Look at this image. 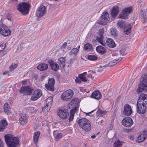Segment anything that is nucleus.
Here are the masks:
<instances>
[{"mask_svg": "<svg viewBox=\"0 0 147 147\" xmlns=\"http://www.w3.org/2000/svg\"><path fill=\"white\" fill-rule=\"evenodd\" d=\"M104 32L103 29L99 30L98 32V36L96 38V40L102 45H105V43L103 41L104 40L103 34Z\"/></svg>", "mask_w": 147, "mask_h": 147, "instance_id": "f8f14e48", "label": "nucleus"}, {"mask_svg": "<svg viewBox=\"0 0 147 147\" xmlns=\"http://www.w3.org/2000/svg\"><path fill=\"white\" fill-rule=\"evenodd\" d=\"M122 58L123 57L121 58H120V60H119V59H118L116 60L115 59L112 61H110L108 64V66L109 67H111L113 66V65H115L116 64H117V63L119 62L122 59Z\"/></svg>", "mask_w": 147, "mask_h": 147, "instance_id": "72a5a7b5", "label": "nucleus"}, {"mask_svg": "<svg viewBox=\"0 0 147 147\" xmlns=\"http://www.w3.org/2000/svg\"><path fill=\"white\" fill-rule=\"evenodd\" d=\"M111 34L114 37H115L117 36L116 30L115 28H112L111 30Z\"/></svg>", "mask_w": 147, "mask_h": 147, "instance_id": "79ce46f5", "label": "nucleus"}, {"mask_svg": "<svg viewBox=\"0 0 147 147\" xmlns=\"http://www.w3.org/2000/svg\"><path fill=\"white\" fill-rule=\"evenodd\" d=\"M119 12V8L118 6L114 7L111 10V14L113 18L117 16Z\"/></svg>", "mask_w": 147, "mask_h": 147, "instance_id": "bb28decb", "label": "nucleus"}, {"mask_svg": "<svg viewBox=\"0 0 147 147\" xmlns=\"http://www.w3.org/2000/svg\"><path fill=\"white\" fill-rule=\"evenodd\" d=\"M78 109V107H76L70 111V115L69 118V121H71L73 120L75 113L77 111Z\"/></svg>", "mask_w": 147, "mask_h": 147, "instance_id": "a878e982", "label": "nucleus"}, {"mask_svg": "<svg viewBox=\"0 0 147 147\" xmlns=\"http://www.w3.org/2000/svg\"><path fill=\"white\" fill-rule=\"evenodd\" d=\"M62 136V134L61 133H58L55 136V138L56 140H57L61 138Z\"/></svg>", "mask_w": 147, "mask_h": 147, "instance_id": "09e8293b", "label": "nucleus"}, {"mask_svg": "<svg viewBox=\"0 0 147 147\" xmlns=\"http://www.w3.org/2000/svg\"><path fill=\"white\" fill-rule=\"evenodd\" d=\"M67 45V43L66 42H64L61 46V48L62 49H64L65 48Z\"/></svg>", "mask_w": 147, "mask_h": 147, "instance_id": "3c124183", "label": "nucleus"}, {"mask_svg": "<svg viewBox=\"0 0 147 147\" xmlns=\"http://www.w3.org/2000/svg\"><path fill=\"white\" fill-rule=\"evenodd\" d=\"M117 25L118 26L121 28H124L125 26L126 25L125 24V22L123 21H120L118 22L117 23Z\"/></svg>", "mask_w": 147, "mask_h": 147, "instance_id": "37998d69", "label": "nucleus"}, {"mask_svg": "<svg viewBox=\"0 0 147 147\" xmlns=\"http://www.w3.org/2000/svg\"><path fill=\"white\" fill-rule=\"evenodd\" d=\"M42 95V91L39 89L35 90L32 95L31 100L35 101L39 98Z\"/></svg>", "mask_w": 147, "mask_h": 147, "instance_id": "ddd939ff", "label": "nucleus"}, {"mask_svg": "<svg viewBox=\"0 0 147 147\" xmlns=\"http://www.w3.org/2000/svg\"><path fill=\"white\" fill-rule=\"evenodd\" d=\"M79 51V49H78V48H74L69 53V55H74L75 56H76Z\"/></svg>", "mask_w": 147, "mask_h": 147, "instance_id": "4c0bfd02", "label": "nucleus"}, {"mask_svg": "<svg viewBox=\"0 0 147 147\" xmlns=\"http://www.w3.org/2000/svg\"><path fill=\"white\" fill-rule=\"evenodd\" d=\"M59 117L63 119H66L69 116V114L67 110H59L57 112Z\"/></svg>", "mask_w": 147, "mask_h": 147, "instance_id": "a211bd4d", "label": "nucleus"}, {"mask_svg": "<svg viewBox=\"0 0 147 147\" xmlns=\"http://www.w3.org/2000/svg\"><path fill=\"white\" fill-rule=\"evenodd\" d=\"M147 111V104L138 99L137 104V111L140 114H143Z\"/></svg>", "mask_w": 147, "mask_h": 147, "instance_id": "39448f33", "label": "nucleus"}, {"mask_svg": "<svg viewBox=\"0 0 147 147\" xmlns=\"http://www.w3.org/2000/svg\"><path fill=\"white\" fill-rule=\"evenodd\" d=\"M58 61L60 62V66L62 68H64L65 66V57H61L58 59Z\"/></svg>", "mask_w": 147, "mask_h": 147, "instance_id": "c9c22d12", "label": "nucleus"}, {"mask_svg": "<svg viewBox=\"0 0 147 147\" xmlns=\"http://www.w3.org/2000/svg\"><path fill=\"white\" fill-rule=\"evenodd\" d=\"M55 83V80L53 78L49 79L48 83L45 84V87L48 90L53 91L54 90V85Z\"/></svg>", "mask_w": 147, "mask_h": 147, "instance_id": "9b49d317", "label": "nucleus"}, {"mask_svg": "<svg viewBox=\"0 0 147 147\" xmlns=\"http://www.w3.org/2000/svg\"><path fill=\"white\" fill-rule=\"evenodd\" d=\"M17 66V64L12 63L9 67V71H13L14 69L16 68Z\"/></svg>", "mask_w": 147, "mask_h": 147, "instance_id": "c03bdc74", "label": "nucleus"}, {"mask_svg": "<svg viewBox=\"0 0 147 147\" xmlns=\"http://www.w3.org/2000/svg\"><path fill=\"white\" fill-rule=\"evenodd\" d=\"M133 123V121L129 117H126L122 121V124L124 126L129 127H130Z\"/></svg>", "mask_w": 147, "mask_h": 147, "instance_id": "2eb2a0df", "label": "nucleus"}, {"mask_svg": "<svg viewBox=\"0 0 147 147\" xmlns=\"http://www.w3.org/2000/svg\"><path fill=\"white\" fill-rule=\"evenodd\" d=\"M51 69L53 71H56L59 69V66L56 62H54L52 59H50L48 61Z\"/></svg>", "mask_w": 147, "mask_h": 147, "instance_id": "f3484780", "label": "nucleus"}, {"mask_svg": "<svg viewBox=\"0 0 147 147\" xmlns=\"http://www.w3.org/2000/svg\"><path fill=\"white\" fill-rule=\"evenodd\" d=\"M78 99L77 98H75L68 104V106L69 108L73 107L76 103Z\"/></svg>", "mask_w": 147, "mask_h": 147, "instance_id": "473e14b6", "label": "nucleus"}, {"mask_svg": "<svg viewBox=\"0 0 147 147\" xmlns=\"http://www.w3.org/2000/svg\"><path fill=\"white\" fill-rule=\"evenodd\" d=\"M51 106L46 104V106L42 108V111L45 112H48L50 109Z\"/></svg>", "mask_w": 147, "mask_h": 147, "instance_id": "ea45409f", "label": "nucleus"}, {"mask_svg": "<svg viewBox=\"0 0 147 147\" xmlns=\"http://www.w3.org/2000/svg\"><path fill=\"white\" fill-rule=\"evenodd\" d=\"M53 98L51 96L48 97L46 100V104L47 105H49L51 106L52 103L53 102Z\"/></svg>", "mask_w": 147, "mask_h": 147, "instance_id": "58836bf2", "label": "nucleus"}, {"mask_svg": "<svg viewBox=\"0 0 147 147\" xmlns=\"http://www.w3.org/2000/svg\"><path fill=\"white\" fill-rule=\"evenodd\" d=\"M91 96L93 98L99 100L101 98L102 94L99 90H96L93 92Z\"/></svg>", "mask_w": 147, "mask_h": 147, "instance_id": "4be33fe9", "label": "nucleus"}, {"mask_svg": "<svg viewBox=\"0 0 147 147\" xmlns=\"http://www.w3.org/2000/svg\"><path fill=\"white\" fill-rule=\"evenodd\" d=\"M110 125L111 127H109V128H109V130H111V129H112V128H111V125Z\"/></svg>", "mask_w": 147, "mask_h": 147, "instance_id": "680f3d73", "label": "nucleus"}, {"mask_svg": "<svg viewBox=\"0 0 147 147\" xmlns=\"http://www.w3.org/2000/svg\"><path fill=\"white\" fill-rule=\"evenodd\" d=\"M132 113V110L131 106L128 104L125 105L123 111L124 114L126 116H129Z\"/></svg>", "mask_w": 147, "mask_h": 147, "instance_id": "dca6fc26", "label": "nucleus"}, {"mask_svg": "<svg viewBox=\"0 0 147 147\" xmlns=\"http://www.w3.org/2000/svg\"><path fill=\"white\" fill-rule=\"evenodd\" d=\"M93 75L92 74H90L88 75V77L89 78L93 79V78L92 77Z\"/></svg>", "mask_w": 147, "mask_h": 147, "instance_id": "6e6d98bb", "label": "nucleus"}, {"mask_svg": "<svg viewBox=\"0 0 147 147\" xmlns=\"http://www.w3.org/2000/svg\"><path fill=\"white\" fill-rule=\"evenodd\" d=\"M0 33L4 36H8L11 34V32L5 25L3 24L0 25Z\"/></svg>", "mask_w": 147, "mask_h": 147, "instance_id": "6e6552de", "label": "nucleus"}, {"mask_svg": "<svg viewBox=\"0 0 147 147\" xmlns=\"http://www.w3.org/2000/svg\"><path fill=\"white\" fill-rule=\"evenodd\" d=\"M102 68V66H100V68L98 69L97 70V72H101L102 71V69L101 68Z\"/></svg>", "mask_w": 147, "mask_h": 147, "instance_id": "864d4df0", "label": "nucleus"}, {"mask_svg": "<svg viewBox=\"0 0 147 147\" xmlns=\"http://www.w3.org/2000/svg\"><path fill=\"white\" fill-rule=\"evenodd\" d=\"M120 54L123 55H125L126 54V53L123 50H120L119 51Z\"/></svg>", "mask_w": 147, "mask_h": 147, "instance_id": "603ef678", "label": "nucleus"}, {"mask_svg": "<svg viewBox=\"0 0 147 147\" xmlns=\"http://www.w3.org/2000/svg\"><path fill=\"white\" fill-rule=\"evenodd\" d=\"M1 60H2V59H0V62H1Z\"/></svg>", "mask_w": 147, "mask_h": 147, "instance_id": "774afa93", "label": "nucleus"}, {"mask_svg": "<svg viewBox=\"0 0 147 147\" xmlns=\"http://www.w3.org/2000/svg\"><path fill=\"white\" fill-rule=\"evenodd\" d=\"M6 45V43H3L0 45V53L4 49Z\"/></svg>", "mask_w": 147, "mask_h": 147, "instance_id": "de8ad7c7", "label": "nucleus"}, {"mask_svg": "<svg viewBox=\"0 0 147 147\" xmlns=\"http://www.w3.org/2000/svg\"><path fill=\"white\" fill-rule=\"evenodd\" d=\"M20 122L22 125H24L27 123V119L25 114H21L20 115Z\"/></svg>", "mask_w": 147, "mask_h": 147, "instance_id": "412c9836", "label": "nucleus"}, {"mask_svg": "<svg viewBox=\"0 0 147 147\" xmlns=\"http://www.w3.org/2000/svg\"><path fill=\"white\" fill-rule=\"evenodd\" d=\"M96 113L98 116L101 117L105 116L107 113V112L106 111H102L99 109Z\"/></svg>", "mask_w": 147, "mask_h": 147, "instance_id": "f704fd0d", "label": "nucleus"}, {"mask_svg": "<svg viewBox=\"0 0 147 147\" xmlns=\"http://www.w3.org/2000/svg\"><path fill=\"white\" fill-rule=\"evenodd\" d=\"M6 73H7L6 72H3V75H5L6 74Z\"/></svg>", "mask_w": 147, "mask_h": 147, "instance_id": "0e129e2a", "label": "nucleus"}, {"mask_svg": "<svg viewBox=\"0 0 147 147\" xmlns=\"http://www.w3.org/2000/svg\"><path fill=\"white\" fill-rule=\"evenodd\" d=\"M5 142L8 147H16L19 144V139L17 137H15L11 134L4 136Z\"/></svg>", "mask_w": 147, "mask_h": 147, "instance_id": "f257e3e1", "label": "nucleus"}, {"mask_svg": "<svg viewBox=\"0 0 147 147\" xmlns=\"http://www.w3.org/2000/svg\"><path fill=\"white\" fill-rule=\"evenodd\" d=\"M22 84L23 85H25L27 84V81L25 80L22 82Z\"/></svg>", "mask_w": 147, "mask_h": 147, "instance_id": "4d7b16f0", "label": "nucleus"}, {"mask_svg": "<svg viewBox=\"0 0 147 147\" xmlns=\"http://www.w3.org/2000/svg\"><path fill=\"white\" fill-rule=\"evenodd\" d=\"M105 44V45H102L103 46H105L107 45L111 48H113L115 47V44L114 40L111 38H107L106 40H104L103 41Z\"/></svg>", "mask_w": 147, "mask_h": 147, "instance_id": "6ab92c4d", "label": "nucleus"}, {"mask_svg": "<svg viewBox=\"0 0 147 147\" xmlns=\"http://www.w3.org/2000/svg\"><path fill=\"white\" fill-rule=\"evenodd\" d=\"M131 26L130 24H126L124 28L125 33L126 34H129L131 32Z\"/></svg>", "mask_w": 147, "mask_h": 147, "instance_id": "c85d7f7f", "label": "nucleus"}, {"mask_svg": "<svg viewBox=\"0 0 147 147\" xmlns=\"http://www.w3.org/2000/svg\"><path fill=\"white\" fill-rule=\"evenodd\" d=\"M40 132L39 131H37L34 133L33 142L35 144L38 142V140L40 135Z\"/></svg>", "mask_w": 147, "mask_h": 147, "instance_id": "c756f323", "label": "nucleus"}, {"mask_svg": "<svg viewBox=\"0 0 147 147\" xmlns=\"http://www.w3.org/2000/svg\"><path fill=\"white\" fill-rule=\"evenodd\" d=\"M3 141L0 138V147H3Z\"/></svg>", "mask_w": 147, "mask_h": 147, "instance_id": "5fc2aeb1", "label": "nucleus"}, {"mask_svg": "<svg viewBox=\"0 0 147 147\" xmlns=\"http://www.w3.org/2000/svg\"><path fill=\"white\" fill-rule=\"evenodd\" d=\"M132 11V8L131 7L125 8L122 10L121 13L119 15L118 18L122 19H127L128 14L131 13Z\"/></svg>", "mask_w": 147, "mask_h": 147, "instance_id": "0eeeda50", "label": "nucleus"}, {"mask_svg": "<svg viewBox=\"0 0 147 147\" xmlns=\"http://www.w3.org/2000/svg\"><path fill=\"white\" fill-rule=\"evenodd\" d=\"M122 145L121 142L118 140L114 143L113 147H121Z\"/></svg>", "mask_w": 147, "mask_h": 147, "instance_id": "a18cd8bd", "label": "nucleus"}, {"mask_svg": "<svg viewBox=\"0 0 147 147\" xmlns=\"http://www.w3.org/2000/svg\"><path fill=\"white\" fill-rule=\"evenodd\" d=\"M44 76H42L41 77V80L42 81L44 79Z\"/></svg>", "mask_w": 147, "mask_h": 147, "instance_id": "052dcab7", "label": "nucleus"}, {"mask_svg": "<svg viewBox=\"0 0 147 147\" xmlns=\"http://www.w3.org/2000/svg\"><path fill=\"white\" fill-rule=\"evenodd\" d=\"M77 48L78 49H79L80 48V46L79 45L77 47Z\"/></svg>", "mask_w": 147, "mask_h": 147, "instance_id": "69168bd1", "label": "nucleus"}, {"mask_svg": "<svg viewBox=\"0 0 147 147\" xmlns=\"http://www.w3.org/2000/svg\"><path fill=\"white\" fill-rule=\"evenodd\" d=\"M101 20L98 22V24L100 25H105L107 23L109 20V15L107 12H104L102 15Z\"/></svg>", "mask_w": 147, "mask_h": 147, "instance_id": "1a4fd4ad", "label": "nucleus"}, {"mask_svg": "<svg viewBox=\"0 0 147 147\" xmlns=\"http://www.w3.org/2000/svg\"><path fill=\"white\" fill-rule=\"evenodd\" d=\"M93 111H92V112H89V113H87V115H89V114H90V113H91V112H92Z\"/></svg>", "mask_w": 147, "mask_h": 147, "instance_id": "e2e57ef3", "label": "nucleus"}, {"mask_svg": "<svg viewBox=\"0 0 147 147\" xmlns=\"http://www.w3.org/2000/svg\"><path fill=\"white\" fill-rule=\"evenodd\" d=\"M20 91L21 93L24 94L30 95L32 93V89L28 86L26 87L22 86L20 88Z\"/></svg>", "mask_w": 147, "mask_h": 147, "instance_id": "4468645a", "label": "nucleus"}, {"mask_svg": "<svg viewBox=\"0 0 147 147\" xmlns=\"http://www.w3.org/2000/svg\"><path fill=\"white\" fill-rule=\"evenodd\" d=\"M91 138H96V136L95 135H92L91 136Z\"/></svg>", "mask_w": 147, "mask_h": 147, "instance_id": "13d9d810", "label": "nucleus"}, {"mask_svg": "<svg viewBox=\"0 0 147 147\" xmlns=\"http://www.w3.org/2000/svg\"><path fill=\"white\" fill-rule=\"evenodd\" d=\"M75 81L78 83H80L82 82V80L80 77H77L75 79Z\"/></svg>", "mask_w": 147, "mask_h": 147, "instance_id": "8fccbe9b", "label": "nucleus"}, {"mask_svg": "<svg viewBox=\"0 0 147 147\" xmlns=\"http://www.w3.org/2000/svg\"><path fill=\"white\" fill-rule=\"evenodd\" d=\"M147 136V131H144L137 138V141L138 143L142 142L145 140Z\"/></svg>", "mask_w": 147, "mask_h": 147, "instance_id": "aec40b11", "label": "nucleus"}, {"mask_svg": "<svg viewBox=\"0 0 147 147\" xmlns=\"http://www.w3.org/2000/svg\"><path fill=\"white\" fill-rule=\"evenodd\" d=\"M129 138L130 139H131V140H133V139H134V138L133 137V136H130V137H129Z\"/></svg>", "mask_w": 147, "mask_h": 147, "instance_id": "bf43d9fd", "label": "nucleus"}, {"mask_svg": "<svg viewBox=\"0 0 147 147\" xmlns=\"http://www.w3.org/2000/svg\"><path fill=\"white\" fill-rule=\"evenodd\" d=\"M139 99L140 100V99L143 100L142 101V102H144V103L147 104V95L144 93H142L141 94L140 96Z\"/></svg>", "mask_w": 147, "mask_h": 147, "instance_id": "7c9ffc66", "label": "nucleus"}, {"mask_svg": "<svg viewBox=\"0 0 147 147\" xmlns=\"http://www.w3.org/2000/svg\"><path fill=\"white\" fill-rule=\"evenodd\" d=\"M140 16L143 23H147V16L146 15L145 11H141Z\"/></svg>", "mask_w": 147, "mask_h": 147, "instance_id": "5701e85b", "label": "nucleus"}, {"mask_svg": "<svg viewBox=\"0 0 147 147\" xmlns=\"http://www.w3.org/2000/svg\"><path fill=\"white\" fill-rule=\"evenodd\" d=\"M142 77L143 78L141 80L142 84L137 90V92L138 94H139L142 91L145 92L147 91V74H144Z\"/></svg>", "mask_w": 147, "mask_h": 147, "instance_id": "20e7f679", "label": "nucleus"}, {"mask_svg": "<svg viewBox=\"0 0 147 147\" xmlns=\"http://www.w3.org/2000/svg\"><path fill=\"white\" fill-rule=\"evenodd\" d=\"M77 122L79 126L86 131L88 132L91 130L90 122L87 119L85 118L79 119Z\"/></svg>", "mask_w": 147, "mask_h": 147, "instance_id": "f03ea898", "label": "nucleus"}, {"mask_svg": "<svg viewBox=\"0 0 147 147\" xmlns=\"http://www.w3.org/2000/svg\"><path fill=\"white\" fill-rule=\"evenodd\" d=\"M47 12L46 7L43 5L39 7L36 13V16L38 18L42 17Z\"/></svg>", "mask_w": 147, "mask_h": 147, "instance_id": "9d476101", "label": "nucleus"}, {"mask_svg": "<svg viewBox=\"0 0 147 147\" xmlns=\"http://www.w3.org/2000/svg\"><path fill=\"white\" fill-rule=\"evenodd\" d=\"M86 72H85L79 75V77H80L82 81L84 82L87 81V80L86 78Z\"/></svg>", "mask_w": 147, "mask_h": 147, "instance_id": "e433bc0d", "label": "nucleus"}, {"mask_svg": "<svg viewBox=\"0 0 147 147\" xmlns=\"http://www.w3.org/2000/svg\"><path fill=\"white\" fill-rule=\"evenodd\" d=\"M88 59L92 60L94 61L97 59V57L93 55H90L88 56Z\"/></svg>", "mask_w": 147, "mask_h": 147, "instance_id": "49530a36", "label": "nucleus"}, {"mask_svg": "<svg viewBox=\"0 0 147 147\" xmlns=\"http://www.w3.org/2000/svg\"><path fill=\"white\" fill-rule=\"evenodd\" d=\"M96 50L98 53L102 55L105 54L107 52V50L105 48L100 45L96 47Z\"/></svg>", "mask_w": 147, "mask_h": 147, "instance_id": "393cba45", "label": "nucleus"}, {"mask_svg": "<svg viewBox=\"0 0 147 147\" xmlns=\"http://www.w3.org/2000/svg\"><path fill=\"white\" fill-rule=\"evenodd\" d=\"M30 6L28 3L23 2L20 3L17 6L18 10L24 15L27 14L29 12V8Z\"/></svg>", "mask_w": 147, "mask_h": 147, "instance_id": "7ed1b4c3", "label": "nucleus"}, {"mask_svg": "<svg viewBox=\"0 0 147 147\" xmlns=\"http://www.w3.org/2000/svg\"><path fill=\"white\" fill-rule=\"evenodd\" d=\"M7 123L6 120L3 119L0 121V132L3 131L7 127Z\"/></svg>", "mask_w": 147, "mask_h": 147, "instance_id": "b1692460", "label": "nucleus"}, {"mask_svg": "<svg viewBox=\"0 0 147 147\" xmlns=\"http://www.w3.org/2000/svg\"><path fill=\"white\" fill-rule=\"evenodd\" d=\"M10 109V108L8 104L6 103L4 105V112L6 113H7Z\"/></svg>", "mask_w": 147, "mask_h": 147, "instance_id": "a19ab883", "label": "nucleus"}, {"mask_svg": "<svg viewBox=\"0 0 147 147\" xmlns=\"http://www.w3.org/2000/svg\"><path fill=\"white\" fill-rule=\"evenodd\" d=\"M84 48L85 50L88 51H92L93 50L92 45L89 43L85 44L84 46Z\"/></svg>", "mask_w": 147, "mask_h": 147, "instance_id": "2f4dec72", "label": "nucleus"}, {"mask_svg": "<svg viewBox=\"0 0 147 147\" xmlns=\"http://www.w3.org/2000/svg\"><path fill=\"white\" fill-rule=\"evenodd\" d=\"M73 91L71 89L67 90L64 92L61 96V99L64 100L68 101L70 100L74 95Z\"/></svg>", "mask_w": 147, "mask_h": 147, "instance_id": "423d86ee", "label": "nucleus"}, {"mask_svg": "<svg viewBox=\"0 0 147 147\" xmlns=\"http://www.w3.org/2000/svg\"><path fill=\"white\" fill-rule=\"evenodd\" d=\"M48 68V64L45 63H41L37 67V68L41 71L46 70Z\"/></svg>", "mask_w": 147, "mask_h": 147, "instance_id": "cd10ccee", "label": "nucleus"}, {"mask_svg": "<svg viewBox=\"0 0 147 147\" xmlns=\"http://www.w3.org/2000/svg\"><path fill=\"white\" fill-rule=\"evenodd\" d=\"M3 54H4L5 53V51H3Z\"/></svg>", "mask_w": 147, "mask_h": 147, "instance_id": "338daca9", "label": "nucleus"}]
</instances>
